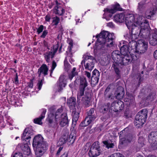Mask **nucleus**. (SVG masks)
Segmentation results:
<instances>
[{"instance_id":"obj_1","label":"nucleus","mask_w":157,"mask_h":157,"mask_svg":"<svg viewBox=\"0 0 157 157\" xmlns=\"http://www.w3.org/2000/svg\"><path fill=\"white\" fill-rule=\"evenodd\" d=\"M136 18V24L132 25L129 29H131V34H128L126 36V39L129 42L135 40L139 35L147 36L149 33L148 21L142 16H139Z\"/></svg>"},{"instance_id":"obj_2","label":"nucleus","mask_w":157,"mask_h":157,"mask_svg":"<svg viewBox=\"0 0 157 157\" xmlns=\"http://www.w3.org/2000/svg\"><path fill=\"white\" fill-rule=\"evenodd\" d=\"M98 42L100 43L101 50H106L108 48L112 47L114 44L113 40L115 38L113 33H109L106 31H102L96 36Z\"/></svg>"},{"instance_id":"obj_3","label":"nucleus","mask_w":157,"mask_h":157,"mask_svg":"<svg viewBox=\"0 0 157 157\" xmlns=\"http://www.w3.org/2000/svg\"><path fill=\"white\" fill-rule=\"evenodd\" d=\"M63 109L61 108L58 109L56 113L55 117L54 114L50 113L48 114V120L50 126L53 127L57 125L59 122L60 125L63 127L67 125L68 120L67 114L64 113L61 114Z\"/></svg>"},{"instance_id":"obj_4","label":"nucleus","mask_w":157,"mask_h":157,"mask_svg":"<svg viewBox=\"0 0 157 157\" xmlns=\"http://www.w3.org/2000/svg\"><path fill=\"white\" fill-rule=\"evenodd\" d=\"M125 41H122L123 45L121 46V43H120L118 45L119 47L120 48V52L121 54V59L123 60L124 63L126 64L127 63H131L132 61H135L137 59V56L134 54L132 55L131 54L130 51L133 50L131 47L129 46L128 43V46L127 45L124 44ZM133 51H132L133 52Z\"/></svg>"},{"instance_id":"obj_5","label":"nucleus","mask_w":157,"mask_h":157,"mask_svg":"<svg viewBox=\"0 0 157 157\" xmlns=\"http://www.w3.org/2000/svg\"><path fill=\"white\" fill-rule=\"evenodd\" d=\"M33 146L34 148L35 154L36 157H41L47 149V143L43 141V138L40 135H38L34 137Z\"/></svg>"},{"instance_id":"obj_6","label":"nucleus","mask_w":157,"mask_h":157,"mask_svg":"<svg viewBox=\"0 0 157 157\" xmlns=\"http://www.w3.org/2000/svg\"><path fill=\"white\" fill-rule=\"evenodd\" d=\"M147 42L143 40H140L137 44L136 40L130 41L129 42V46L132 49H133V52L142 53H144L147 50Z\"/></svg>"},{"instance_id":"obj_7","label":"nucleus","mask_w":157,"mask_h":157,"mask_svg":"<svg viewBox=\"0 0 157 157\" xmlns=\"http://www.w3.org/2000/svg\"><path fill=\"white\" fill-rule=\"evenodd\" d=\"M83 58L81 64L82 65L84 63L86 70L91 71L94 66L95 60L94 57L87 53L83 56Z\"/></svg>"},{"instance_id":"obj_8","label":"nucleus","mask_w":157,"mask_h":157,"mask_svg":"<svg viewBox=\"0 0 157 157\" xmlns=\"http://www.w3.org/2000/svg\"><path fill=\"white\" fill-rule=\"evenodd\" d=\"M148 111L146 109H143L139 112L136 116L135 125L138 127H140L145 122L147 116Z\"/></svg>"},{"instance_id":"obj_9","label":"nucleus","mask_w":157,"mask_h":157,"mask_svg":"<svg viewBox=\"0 0 157 157\" xmlns=\"http://www.w3.org/2000/svg\"><path fill=\"white\" fill-rule=\"evenodd\" d=\"M48 68L47 65L43 64L41 67L38 69V74L39 79L38 80L37 85L39 90L41 89L43 85V81L44 80V76L48 74Z\"/></svg>"},{"instance_id":"obj_10","label":"nucleus","mask_w":157,"mask_h":157,"mask_svg":"<svg viewBox=\"0 0 157 157\" xmlns=\"http://www.w3.org/2000/svg\"><path fill=\"white\" fill-rule=\"evenodd\" d=\"M124 129L120 132V143L123 144L127 143V141L130 142L134 139V136L126 132Z\"/></svg>"},{"instance_id":"obj_11","label":"nucleus","mask_w":157,"mask_h":157,"mask_svg":"<svg viewBox=\"0 0 157 157\" xmlns=\"http://www.w3.org/2000/svg\"><path fill=\"white\" fill-rule=\"evenodd\" d=\"M101 150L99 143L98 142H94L91 145L89 153L91 157H96L99 155L101 153Z\"/></svg>"},{"instance_id":"obj_12","label":"nucleus","mask_w":157,"mask_h":157,"mask_svg":"<svg viewBox=\"0 0 157 157\" xmlns=\"http://www.w3.org/2000/svg\"><path fill=\"white\" fill-rule=\"evenodd\" d=\"M58 48V44L54 45L51 47L50 51H48L44 54V56L46 61L48 63L51 62V59L54 58Z\"/></svg>"},{"instance_id":"obj_13","label":"nucleus","mask_w":157,"mask_h":157,"mask_svg":"<svg viewBox=\"0 0 157 157\" xmlns=\"http://www.w3.org/2000/svg\"><path fill=\"white\" fill-rule=\"evenodd\" d=\"M122 8L120 7V5L118 3H116L113 5L112 8L111 9L106 8L104 10L105 13L103 15V17L105 18L106 20L108 21L109 20V18L105 17V16L108 14L109 15V17H111L112 14L115 13L117 11H121Z\"/></svg>"},{"instance_id":"obj_14","label":"nucleus","mask_w":157,"mask_h":157,"mask_svg":"<svg viewBox=\"0 0 157 157\" xmlns=\"http://www.w3.org/2000/svg\"><path fill=\"white\" fill-rule=\"evenodd\" d=\"M124 63L123 60L121 59L118 60V61L117 60L116 61L114 62L112 65V67L113 68L115 73L118 76L120 75L121 70L123 67L130 63H127L126 64Z\"/></svg>"},{"instance_id":"obj_15","label":"nucleus","mask_w":157,"mask_h":157,"mask_svg":"<svg viewBox=\"0 0 157 157\" xmlns=\"http://www.w3.org/2000/svg\"><path fill=\"white\" fill-rule=\"evenodd\" d=\"M148 140L154 149L157 148V132H151L148 136Z\"/></svg>"},{"instance_id":"obj_16","label":"nucleus","mask_w":157,"mask_h":157,"mask_svg":"<svg viewBox=\"0 0 157 157\" xmlns=\"http://www.w3.org/2000/svg\"><path fill=\"white\" fill-rule=\"evenodd\" d=\"M85 89L79 87L77 94V101L79 102H82L85 104H88L90 101L88 100H85L86 97H82L84 95Z\"/></svg>"},{"instance_id":"obj_17","label":"nucleus","mask_w":157,"mask_h":157,"mask_svg":"<svg viewBox=\"0 0 157 157\" xmlns=\"http://www.w3.org/2000/svg\"><path fill=\"white\" fill-rule=\"evenodd\" d=\"M135 17L132 14H127L125 18V24L128 29L131 28L132 25L136 24V20H135Z\"/></svg>"},{"instance_id":"obj_18","label":"nucleus","mask_w":157,"mask_h":157,"mask_svg":"<svg viewBox=\"0 0 157 157\" xmlns=\"http://www.w3.org/2000/svg\"><path fill=\"white\" fill-rule=\"evenodd\" d=\"M156 29H155L150 32L149 34L147 36H149L150 33L149 42L150 44L153 46H155L157 44V34Z\"/></svg>"},{"instance_id":"obj_19","label":"nucleus","mask_w":157,"mask_h":157,"mask_svg":"<svg viewBox=\"0 0 157 157\" xmlns=\"http://www.w3.org/2000/svg\"><path fill=\"white\" fill-rule=\"evenodd\" d=\"M56 6L53 9V13L56 14L62 15L65 13V10L61 6V5L56 1L55 2Z\"/></svg>"},{"instance_id":"obj_20","label":"nucleus","mask_w":157,"mask_h":157,"mask_svg":"<svg viewBox=\"0 0 157 157\" xmlns=\"http://www.w3.org/2000/svg\"><path fill=\"white\" fill-rule=\"evenodd\" d=\"M100 73L97 69H95L92 72V75L91 78L92 83L93 84H97L99 81Z\"/></svg>"},{"instance_id":"obj_21","label":"nucleus","mask_w":157,"mask_h":157,"mask_svg":"<svg viewBox=\"0 0 157 157\" xmlns=\"http://www.w3.org/2000/svg\"><path fill=\"white\" fill-rule=\"evenodd\" d=\"M65 76L64 75H61L59 77L58 84L59 85V91L60 92L64 87L66 85V82L65 79Z\"/></svg>"},{"instance_id":"obj_22","label":"nucleus","mask_w":157,"mask_h":157,"mask_svg":"<svg viewBox=\"0 0 157 157\" xmlns=\"http://www.w3.org/2000/svg\"><path fill=\"white\" fill-rule=\"evenodd\" d=\"M32 135V132H31L29 128H26L23 133L22 139L26 141L31 138V136Z\"/></svg>"},{"instance_id":"obj_23","label":"nucleus","mask_w":157,"mask_h":157,"mask_svg":"<svg viewBox=\"0 0 157 157\" xmlns=\"http://www.w3.org/2000/svg\"><path fill=\"white\" fill-rule=\"evenodd\" d=\"M115 94L117 99H122L124 95V89L121 87H119L117 89V91L116 92Z\"/></svg>"},{"instance_id":"obj_24","label":"nucleus","mask_w":157,"mask_h":157,"mask_svg":"<svg viewBox=\"0 0 157 157\" xmlns=\"http://www.w3.org/2000/svg\"><path fill=\"white\" fill-rule=\"evenodd\" d=\"M124 15L123 13L116 14L114 17V20L117 22L121 23L124 21Z\"/></svg>"},{"instance_id":"obj_25","label":"nucleus","mask_w":157,"mask_h":157,"mask_svg":"<svg viewBox=\"0 0 157 157\" xmlns=\"http://www.w3.org/2000/svg\"><path fill=\"white\" fill-rule=\"evenodd\" d=\"M121 52L118 50L114 51L112 53V57L114 62L121 59Z\"/></svg>"},{"instance_id":"obj_26","label":"nucleus","mask_w":157,"mask_h":157,"mask_svg":"<svg viewBox=\"0 0 157 157\" xmlns=\"http://www.w3.org/2000/svg\"><path fill=\"white\" fill-rule=\"evenodd\" d=\"M46 112V110L44 109L41 114L40 116L38 118L34 119V122L35 123L41 125L42 124L41 120L45 117V114Z\"/></svg>"},{"instance_id":"obj_27","label":"nucleus","mask_w":157,"mask_h":157,"mask_svg":"<svg viewBox=\"0 0 157 157\" xmlns=\"http://www.w3.org/2000/svg\"><path fill=\"white\" fill-rule=\"evenodd\" d=\"M103 143L105 147L107 149L113 148L115 146L114 142L110 140L104 141Z\"/></svg>"},{"instance_id":"obj_28","label":"nucleus","mask_w":157,"mask_h":157,"mask_svg":"<svg viewBox=\"0 0 157 157\" xmlns=\"http://www.w3.org/2000/svg\"><path fill=\"white\" fill-rule=\"evenodd\" d=\"M87 86V83L86 78L85 77H82L80 79V88L85 89Z\"/></svg>"},{"instance_id":"obj_29","label":"nucleus","mask_w":157,"mask_h":157,"mask_svg":"<svg viewBox=\"0 0 157 157\" xmlns=\"http://www.w3.org/2000/svg\"><path fill=\"white\" fill-rule=\"evenodd\" d=\"M110 104L109 103H107L106 104H105V105L102 107L101 108V112L103 113L107 112L109 109L112 110V109L111 107L110 106Z\"/></svg>"},{"instance_id":"obj_30","label":"nucleus","mask_w":157,"mask_h":157,"mask_svg":"<svg viewBox=\"0 0 157 157\" xmlns=\"http://www.w3.org/2000/svg\"><path fill=\"white\" fill-rule=\"evenodd\" d=\"M156 98L155 93L154 92H151L149 94L147 97L146 100L147 101H153Z\"/></svg>"},{"instance_id":"obj_31","label":"nucleus","mask_w":157,"mask_h":157,"mask_svg":"<svg viewBox=\"0 0 157 157\" xmlns=\"http://www.w3.org/2000/svg\"><path fill=\"white\" fill-rule=\"evenodd\" d=\"M75 137L76 134L74 132H72L69 135V138L67 139V140L72 144L74 142Z\"/></svg>"},{"instance_id":"obj_32","label":"nucleus","mask_w":157,"mask_h":157,"mask_svg":"<svg viewBox=\"0 0 157 157\" xmlns=\"http://www.w3.org/2000/svg\"><path fill=\"white\" fill-rule=\"evenodd\" d=\"M155 13L154 10H148L146 12L145 15L148 18H149L155 14Z\"/></svg>"},{"instance_id":"obj_33","label":"nucleus","mask_w":157,"mask_h":157,"mask_svg":"<svg viewBox=\"0 0 157 157\" xmlns=\"http://www.w3.org/2000/svg\"><path fill=\"white\" fill-rule=\"evenodd\" d=\"M75 99L74 97H71L67 100V103L69 106H75Z\"/></svg>"},{"instance_id":"obj_34","label":"nucleus","mask_w":157,"mask_h":157,"mask_svg":"<svg viewBox=\"0 0 157 157\" xmlns=\"http://www.w3.org/2000/svg\"><path fill=\"white\" fill-rule=\"evenodd\" d=\"M110 87L108 86L106 88L105 91V98L107 99H109L110 98L112 95L111 93L109 91Z\"/></svg>"},{"instance_id":"obj_35","label":"nucleus","mask_w":157,"mask_h":157,"mask_svg":"<svg viewBox=\"0 0 157 157\" xmlns=\"http://www.w3.org/2000/svg\"><path fill=\"white\" fill-rule=\"evenodd\" d=\"M21 148L25 155H29L31 153L30 149L29 147H25L24 145H22L21 146Z\"/></svg>"},{"instance_id":"obj_36","label":"nucleus","mask_w":157,"mask_h":157,"mask_svg":"<svg viewBox=\"0 0 157 157\" xmlns=\"http://www.w3.org/2000/svg\"><path fill=\"white\" fill-rule=\"evenodd\" d=\"M76 68L74 67L71 71V73L69 75V77L70 80H71L74 76L78 75V73L76 71Z\"/></svg>"},{"instance_id":"obj_37","label":"nucleus","mask_w":157,"mask_h":157,"mask_svg":"<svg viewBox=\"0 0 157 157\" xmlns=\"http://www.w3.org/2000/svg\"><path fill=\"white\" fill-rule=\"evenodd\" d=\"M67 140V139L65 137L61 138H60L58 142V145H62L65 143Z\"/></svg>"},{"instance_id":"obj_38","label":"nucleus","mask_w":157,"mask_h":157,"mask_svg":"<svg viewBox=\"0 0 157 157\" xmlns=\"http://www.w3.org/2000/svg\"><path fill=\"white\" fill-rule=\"evenodd\" d=\"M145 4L143 2H140L139 3L138 9L141 12L143 11L145 9Z\"/></svg>"},{"instance_id":"obj_39","label":"nucleus","mask_w":157,"mask_h":157,"mask_svg":"<svg viewBox=\"0 0 157 157\" xmlns=\"http://www.w3.org/2000/svg\"><path fill=\"white\" fill-rule=\"evenodd\" d=\"M52 19V23L53 24V25H57L59 21V18L57 16H56L53 17Z\"/></svg>"},{"instance_id":"obj_40","label":"nucleus","mask_w":157,"mask_h":157,"mask_svg":"<svg viewBox=\"0 0 157 157\" xmlns=\"http://www.w3.org/2000/svg\"><path fill=\"white\" fill-rule=\"evenodd\" d=\"M144 139L143 137H141L139 138L138 143L140 147H143L144 145Z\"/></svg>"},{"instance_id":"obj_41","label":"nucleus","mask_w":157,"mask_h":157,"mask_svg":"<svg viewBox=\"0 0 157 157\" xmlns=\"http://www.w3.org/2000/svg\"><path fill=\"white\" fill-rule=\"evenodd\" d=\"M87 118H86L85 120L82 122L80 125L81 127H85L90 124L89 120H88Z\"/></svg>"},{"instance_id":"obj_42","label":"nucleus","mask_w":157,"mask_h":157,"mask_svg":"<svg viewBox=\"0 0 157 157\" xmlns=\"http://www.w3.org/2000/svg\"><path fill=\"white\" fill-rule=\"evenodd\" d=\"M79 117V113L78 112H76L74 113L73 116V123L74 122H75V123L76 122L78 121Z\"/></svg>"},{"instance_id":"obj_43","label":"nucleus","mask_w":157,"mask_h":157,"mask_svg":"<svg viewBox=\"0 0 157 157\" xmlns=\"http://www.w3.org/2000/svg\"><path fill=\"white\" fill-rule=\"evenodd\" d=\"M57 66V64L55 60L52 61L51 69L50 70V76H52V74L55 67Z\"/></svg>"},{"instance_id":"obj_44","label":"nucleus","mask_w":157,"mask_h":157,"mask_svg":"<svg viewBox=\"0 0 157 157\" xmlns=\"http://www.w3.org/2000/svg\"><path fill=\"white\" fill-rule=\"evenodd\" d=\"M86 118H87V119H88V120H89L90 123L91 121L95 120L96 117L95 116L93 115H89L86 117Z\"/></svg>"},{"instance_id":"obj_45","label":"nucleus","mask_w":157,"mask_h":157,"mask_svg":"<svg viewBox=\"0 0 157 157\" xmlns=\"http://www.w3.org/2000/svg\"><path fill=\"white\" fill-rule=\"evenodd\" d=\"M44 26L42 25H41L38 28H36L37 32L38 34H40L43 31L44 29Z\"/></svg>"},{"instance_id":"obj_46","label":"nucleus","mask_w":157,"mask_h":157,"mask_svg":"<svg viewBox=\"0 0 157 157\" xmlns=\"http://www.w3.org/2000/svg\"><path fill=\"white\" fill-rule=\"evenodd\" d=\"M150 91V90L148 89H142L140 91V94L141 95L146 94V93H147Z\"/></svg>"},{"instance_id":"obj_47","label":"nucleus","mask_w":157,"mask_h":157,"mask_svg":"<svg viewBox=\"0 0 157 157\" xmlns=\"http://www.w3.org/2000/svg\"><path fill=\"white\" fill-rule=\"evenodd\" d=\"M135 101V97L133 96L130 97L129 105H131L134 103Z\"/></svg>"},{"instance_id":"obj_48","label":"nucleus","mask_w":157,"mask_h":157,"mask_svg":"<svg viewBox=\"0 0 157 157\" xmlns=\"http://www.w3.org/2000/svg\"><path fill=\"white\" fill-rule=\"evenodd\" d=\"M116 105L117 106V105H120V106H119V109L121 110H122L124 107V105L123 104V103L122 101H121L117 102L116 104Z\"/></svg>"},{"instance_id":"obj_49","label":"nucleus","mask_w":157,"mask_h":157,"mask_svg":"<svg viewBox=\"0 0 157 157\" xmlns=\"http://www.w3.org/2000/svg\"><path fill=\"white\" fill-rule=\"evenodd\" d=\"M48 31L47 30H44L43 31L42 34L41 35L40 37L42 38H45L46 36L48 34Z\"/></svg>"},{"instance_id":"obj_50","label":"nucleus","mask_w":157,"mask_h":157,"mask_svg":"<svg viewBox=\"0 0 157 157\" xmlns=\"http://www.w3.org/2000/svg\"><path fill=\"white\" fill-rule=\"evenodd\" d=\"M45 21L47 22H49L51 19V16L50 14H48L45 17Z\"/></svg>"},{"instance_id":"obj_51","label":"nucleus","mask_w":157,"mask_h":157,"mask_svg":"<svg viewBox=\"0 0 157 157\" xmlns=\"http://www.w3.org/2000/svg\"><path fill=\"white\" fill-rule=\"evenodd\" d=\"M11 157H23V155L21 153H16L14 155H12Z\"/></svg>"},{"instance_id":"obj_52","label":"nucleus","mask_w":157,"mask_h":157,"mask_svg":"<svg viewBox=\"0 0 157 157\" xmlns=\"http://www.w3.org/2000/svg\"><path fill=\"white\" fill-rule=\"evenodd\" d=\"M33 79L30 80V82L28 83V86L31 88H33Z\"/></svg>"},{"instance_id":"obj_53","label":"nucleus","mask_w":157,"mask_h":157,"mask_svg":"<svg viewBox=\"0 0 157 157\" xmlns=\"http://www.w3.org/2000/svg\"><path fill=\"white\" fill-rule=\"evenodd\" d=\"M84 75L86 76L88 79H90L91 78V74L90 73L87 71H84Z\"/></svg>"},{"instance_id":"obj_54","label":"nucleus","mask_w":157,"mask_h":157,"mask_svg":"<svg viewBox=\"0 0 157 157\" xmlns=\"http://www.w3.org/2000/svg\"><path fill=\"white\" fill-rule=\"evenodd\" d=\"M63 148V147H60L59 148L56 153V156H58L60 155V153L62 150Z\"/></svg>"},{"instance_id":"obj_55","label":"nucleus","mask_w":157,"mask_h":157,"mask_svg":"<svg viewBox=\"0 0 157 157\" xmlns=\"http://www.w3.org/2000/svg\"><path fill=\"white\" fill-rule=\"evenodd\" d=\"M14 81L13 82H14L16 84H17L19 82V80L17 73L16 74V76L14 79Z\"/></svg>"},{"instance_id":"obj_56","label":"nucleus","mask_w":157,"mask_h":157,"mask_svg":"<svg viewBox=\"0 0 157 157\" xmlns=\"http://www.w3.org/2000/svg\"><path fill=\"white\" fill-rule=\"evenodd\" d=\"M107 26L109 27L112 28L114 26V25L112 22H109L107 24Z\"/></svg>"},{"instance_id":"obj_57","label":"nucleus","mask_w":157,"mask_h":157,"mask_svg":"<svg viewBox=\"0 0 157 157\" xmlns=\"http://www.w3.org/2000/svg\"><path fill=\"white\" fill-rule=\"evenodd\" d=\"M115 157H124V156L120 153H117L114 154Z\"/></svg>"},{"instance_id":"obj_58","label":"nucleus","mask_w":157,"mask_h":157,"mask_svg":"<svg viewBox=\"0 0 157 157\" xmlns=\"http://www.w3.org/2000/svg\"><path fill=\"white\" fill-rule=\"evenodd\" d=\"M153 56L154 58L157 59V50H156L153 53Z\"/></svg>"},{"instance_id":"obj_59","label":"nucleus","mask_w":157,"mask_h":157,"mask_svg":"<svg viewBox=\"0 0 157 157\" xmlns=\"http://www.w3.org/2000/svg\"><path fill=\"white\" fill-rule=\"evenodd\" d=\"M94 109H91L89 111L88 115H92V114L94 113Z\"/></svg>"},{"instance_id":"obj_60","label":"nucleus","mask_w":157,"mask_h":157,"mask_svg":"<svg viewBox=\"0 0 157 157\" xmlns=\"http://www.w3.org/2000/svg\"><path fill=\"white\" fill-rule=\"evenodd\" d=\"M68 155V153L67 152H64L63 154H62L60 157H67Z\"/></svg>"},{"instance_id":"obj_61","label":"nucleus","mask_w":157,"mask_h":157,"mask_svg":"<svg viewBox=\"0 0 157 157\" xmlns=\"http://www.w3.org/2000/svg\"><path fill=\"white\" fill-rule=\"evenodd\" d=\"M72 54L71 53L70 54V55L69 56V57H70V59H69V61L71 63H72V62H73L74 61V60H73L72 58H71V57H72Z\"/></svg>"},{"instance_id":"obj_62","label":"nucleus","mask_w":157,"mask_h":157,"mask_svg":"<svg viewBox=\"0 0 157 157\" xmlns=\"http://www.w3.org/2000/svg\"><path fill=\"white\" fill-rule=\"evenodd\" d=\"M141 79L140 77H139V78H137V80L138 81L137 86H139L140 84V79Z\"/></svg>"},{"instance_id":"obj_63","label":"nucleus","mask_w":157,"mask_h":157,"mask_svg":"<svg viewBox=\"0 0 157 157\" xmlns=\"http://www.w3.org/2000/svg\"><path fill=\"white\" fill-rule=\"evenodd\" d=\"M67 59L66 58L65 59L64 61V66L65 67H66L67 66V67H68V63H67Z\"/></svg>"},{"instance_id":"obj_64","label":"nucleus","mask_w":157,"mask_h":157,"mask_svg":"<svg viewBox=\"0 0 157 157\" xmlns=\"http://www.w3.org/2000/svg\"><path fill=\"white\" fill-rule=\"evenodd\" d=\"M70 46L68 47L70 48V49H71V48L73 46V44L72 42H70L69 43Z\"/></svg>"}]
</instances>
